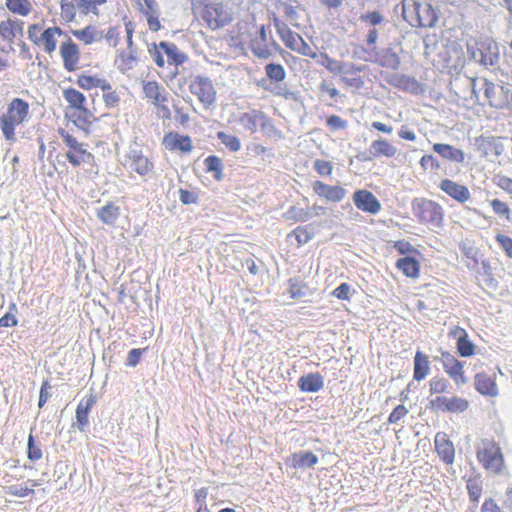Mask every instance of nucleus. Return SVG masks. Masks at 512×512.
I'll use <instances>...</instances> for the list:
<instances>
[{"mask_svg":"<svg viewBox=\"0 0 512 512\" xmlns=\"http://www.w3.org/2000/svg\"><path fill=\"white\" fill-rule=\"evenodd\" d=\"M472 94L478 98L483 91L491 107L496 109H509L512 107V87L502 86L489 82L486 79L471 80Z\"/></svg>","mask_w":512,"mask_h":512,"instance_id":"f257e3e1","label":"nucleus"},{"mask_svg":"<svg viewBox=\"0 0 512 512\" xmlns=\"http://www.w3.org/2000/svg\"><path fill=\"white\" fill-rule=\"evenodd\" d=\"M29 113V105L20 98H15L8 106L7 113L0 117L1 131L6 140H15V127L21 124Z\"/></svg>","mask_w":512,"mask_h":512,"instance_id":"f03ea898","label":"nucleus"},{"mask_svg":"<svg viewBox=\"0 0 512 512\" xmlns=\"http://www.w3.org/2000/svg\"><path fill=\"white\" fill-rule=\"evenodd\" d=\"M143 92L147 99L157 108V116L161 119H170L171 111L168 107L167 90L156 81L143 82Z\"/></svg>","mask_w":512,"mask_h":512,"instance_id":"7ed1b4c3","label":"nucleus"},{"mask_svg":"<svg viewBox=\"0 0 512 512\" xmlns=\"http://www.w3.org/2000/svg\"><path fill=\"white\" fill-rule=\"evenodd\" d=\"M477 458L482 465L492 472H499L503 465L500 447L490 439H483L477 446Z\"/></svg>","mask_w":512,"mask_h":512,"instance_id":"20e7f679","label":"nucleus"},{"mask_svg":"<svg viewBox=\"0 0 512 512\" xmlns=\"http://www.w3.org/2000/svg\"><path fill=\"white\" fill-rule=\"evenodd\" d=\"M60 135L68 147L65 156L73 166H80L82 163H88L93 159V155L87 150L84 143L79 142L74 136L64 130H60Z\"/></svg>","mask_w":512,"mask_h":512,"instance_id":"39448f33","label":"nucleus"},{"mask_svg":"<svg viewBox=\"0 0 512 512\" xmlns=\"http://www.w3.org/2000/svg\"><path fill=\"white\" fill-rule=\"evenodd\" d=\"M189 89L204 106L208 107L215 102L216 91L209 78L194 77L189 84Z\"/></svg>","mask_w":512,"mask_h":512,"instance_id":"423d86ee","label":"nucleus"},{"mask_svg":"<svg viewBox=\"0 0 512 512\" xmlns=\"http://www.w3.org/2000/svg\"><path fill=\"white\" fill-rule=\"evenodd\" d=\"M202 19L209 28L216 30L227 25L231 21V15L222 4L217 3L205 7Z\"/></svg>","mask_w":512,"mask_h":512,"instance_id":"0eeeda50","label":"nucleus"},{"mask_svg":"<svg viewBox=\"0 0 512 512\" xmlns=\"http://www.w3.org/2000/svg\"><path fill=\"white\" fill-rule=\"evenodd\" d=\"M439 360L442 363L445 373L449 375L457 386L468 383V379L464 375L463 362L446 351L441 352Z\"/></svg>","mask_w":512,"mask_h":512,"instance_id":"6e6552de","label":"nucleus"},{"mask_svg":"<svg viewBox=\"0 0 512 512\" xmlns=\"http://www.w3.org/2000/svg\"><path fill=\"white\" fill-rule=\"evenodd\" d=\"M417 216L421 222L440 226L443 219L442 207L433 201H425L418 206Z\"/></svg>","mask_w":512,"mask_h":512,"instance_id":"1a4fd4ad","label":"nucleus"},{"mask_svg":"<svg viewBox=\"0 0 512 512\" xmlns=\"http://www.w3.org/2000/svg\"><path fill=\"white\" fill-rule=\"evenodd\" d=\"M355 206L370 214H377L381 210V204L374 194L368 190H357L353 194Z\"/></svg>","mask_w":512,"mask_h":512,"instance_id":"9d476101","label":"nucleus"},{"mask_svg":"<svg viewBox=\"0 0 512 512\" xmlns=\"http://www.w3.org/2000/svg\"><path fill=\"white\" fill-rule=\"evenodd\" d=\"M60 55L63 60V66L67 71L72 72L78 69L80 50L70 38L61 44Z\"/></svg>","mask_w":512,"mask_h":512,"instance_id":"9b49d317","label":"nucleus"},{"mask_svg":"<svg viewBox=\"0 0 512 512\" xmlns=\"http://www.w3.org/2000/svg\"><path fill=\"white\" fill-rule=\"evenodd\" d=\"M313 191L321 198L331 202H340L346 196V190L340 186H330L321 181L312 184Z\"/></svg>","mask_w":512,"mask_h":512,"instance_id":"f8f14e48","label":"nucleus"},{"mask_svg":"<svg viewBox=\"0 0 512 512\" xmlns=\"http://www.w3.org/2000/svg\"><path fill=\"white\" fill-rule=\"evenodd\" d=\"M474 386L477 392L484 396L497 397L499 394L495 378L485 372H480L475 375Z\"/></svg>","mask_w":512,"mask_h":512,"instance_id":"ddd939ff","label":"nucleus"},{"mask_svg":"<svg viewBox=\"0 0 512 512\" xmlns=\"http://www.w3.org/2000/svg\"><path fill=\"white\" fill-rule=\"evenodd\" d=\"M274 26L287 48L293 51L298 49L297 47L303 39L299 34L293 32L284 22L280 21L276 17L274 18Z\"/></svg>","mask_w":512,"mask_h":512,"instance_id":"4468645a","label":"nucleus"},{"mask_svg":"<svg viewBox=\"0 0 512 512\" xmlns=\"http://www.w3.org/2000/svg\"><path fill=\"white\" fill-rule=\"evenodd\" d=\"M413 12L417 16V24L420 27H432L437 21V16L430 4L414 2Z\"/></svg>","mask_w":512,"mask_h":512,"instance_id":"2eb2a0df","label":"nucleus"},{"mask_svg":"<svg viewBox=\"0 0 512 512\" xmlns=\"http://www.w3.org/2000/svg\"><path fill=\"white\" fill-rule=\"evenodd\" d=\"M439 187L443 192L460 203H464L470 198V192L466 186L450 179L442 180Z\"/></svg>","mask_w":512,"mask_h":512,"instance_id":"dca6fc26","label":"nucleus"},{"mask_svg":"<svg viewBox=\"0 0 512 512\" xmlns=\"http://www.w3.org/2000/svg\"><path fill=\"white\" fill-rule=\"evenodd\" d=\"M287 465L298 469L312 468L318 463V457L311 451H299L293 453L286 460Z\"/></svg>","mask_w":512,"mask_h":512,"instance_id":"f3484780","label":"nucleus"},{"mask_svg":"<svg viewBox=\"0 0 512 512\" xmlns=\"http://www.w3.org/2000/svg\"><path fill=\"white\" fill-rule=\"evenodd\" d=\"M240 124L251 133H255L257 126L260 123L265 128L268 118L262 111L252 110L250 112L243 113L239 118Z\"/></svg>","mask_w":512,"mask_h":512,"instance_id":"a211bd4d","label":"nucleus"},{"mask_svg":"<svg viewBox=\"0 0 512 512\" xmlns=\"http://www.w3.org/2000/svg\"><path fill=\"white\" fill-rule=\"evenodd\" d=\"M482 53L480 63L483 67L494 66L499 59L497 44L491 39L485 37L482 39Z\"/></svg>","mask_w":512,"mask_h":512,"instance_id":"6ab92c4d","label":"nucleus"},{"mask_svg":"<svg viewBox=\"0 0 512 512\" xmlns=\"http://www.w3.org/2000/svg\"><path fill=\"white\" fill-rule=\"evenodd\" d=\"M130 167L141 176L149 174L153 170V163L140 151L131 150L129 153Z\"/></svg>","mask_w":512,"mask_h":512,"instance_id":"aec40b11","label":"nucleus"},{"mask_svg":"<svg viewBox=\"0 0 512 512\" xmlns=\"http://www.w3.org/2000/svg\"><path fill=\"white\" fill-rule=\"evenodd\" d=\"M143 2L144 3L142 5L141 11L146 16L149 29L151 31L160 30V9L156 0H143Z\"/></svg>","mask_w":512,"mask_h":512,"instance_id":"412c9836","label":"nucleus"},{"mask_svg":"<svg viewBox=\"0 0 512 512\" xmlns=\"http://www.w3.org/2000/svg\"><path fill=\"white\" fill-rule=\"evenodd\" d=\"M96 403V396L90 393L86 395L78 404L76 409V420L78 428L83 431L84 427L88 424V414L91 408Z\"/></svg>","mask_w":512,"mask_h":512,"instance_id":"4be33fe9","label":"nucleus"},{"mask_svg":"<svg viewBox=\"0 0 512 512\" xmlns=\"http://www.w3.org/2000/svg\"><path fill=\"white\" fill-rule=\"evenodd\" d=\"M63 31L59 27H49L44 30L39 37V45L43 47L44 51L52 54L57 47V37L61 36Z\"/></svg>","mask_w":512,"mask_h":512,"instance_id":"5701e85b","label":"nucleus"},{"mask_svg":"<svg viewBox=\"0 0 512 512\" xmlns=\"http://www.w3.org/2000/svg\"><path fill=\"white\" fill-rule=\"evenodd\" d=\"M433 151L439 154L442 158L452 162L462 163L465 159V154L461 149H458L449 144L435 143Z\"/></svg>","mask_w":512,"mask_h":512,"instance_id":"b1692460","label":"nucleus"},{"mask_svg":"<svg viewBox=\"0 0 512 512\" xmlns=\"http://www.w3.org/2000/svg\"><path fill=\"white\" fill-rule=\"evenodd\" d=\"M298 385L304 392L315 393L323 388L324 380L319 373H309L299 378Z\"/></svg>","mask_w":512,"mask_h":512,"instance_id":"393cba45","label":"nucleus"},{"mask_svg":"<svg viewBox=\"0 0 512 512\" xmlns=\"http://www.w3.org/2000/svg\"><path fill=\"white\" fill-rule=\"evenodd\" d=\"M370 152L374 157L385 156L393 158L398 153V149L384 138L374 140L370 145Z\"/></svg>","mask_w":512,"mask_h":512,"instance_id":"a878e982","label":"nucleus"},{"mask_svg":"<svg viewBox=\"0 0 512 512\" xmlns=\"http://www.w3.org/2000/svg\"><path fill=\"white\" fill-rule=\"evenodd\" d=\"M436 450L445 463L451 464L454 460V448L446 439L445 434H437L435 437Z\"/></svg>","mask_w":512,"mask_h":512,"instance_id":"bb28decb","label":"nucleus"},{"mask_svg":"<svg viewBox=\"0 0 512 512\" xmlns=\"http://www.w3.org/2000/svg\"><path fill=\"white\" fill-rule=\"evenodd\" d=\"M430 372V362L428 357L421 351H417L414 356L413 378L416 381H422Z\"/></svg>","mask_w":512,"mask_h":512,"instance_id":"cd10ccee","label":"nucleus"},{"mask_svg":"<svg viewBox=\"0 0 512 512\" xmlns=\"http://www.w3.org/2000/svg\"><path fill=\"white\" fill-rule=\"evenodd\" d=\"M23 22L20 20H7L0 23V34L5 40L11 41L13 38L22 35Z\"/></svg>","mask_w":512,"mask_h":512,"instance_id":"c85d7f7f","label":"nucleus"},{"mask_svg":"<svg viewBox=\"0 0 512 512\" xmlns=\"http://www.w3.org/2000/svg\"><path fill=\"white\" fill-rule=\"evenodd\" d=\"M120 215V209L113 203H108L97 210V217L107 225H113Z\"/></svg>","mask_w":512,"mask_h":512,"instance_id":"c756f323","label":"nucleus"},{"mask_svg":"<svg viewBox=\"0 0 512 512\" xmlns=\"http://www.w3.org/2000/svg\"><path fill=\"white\" fill-rule=\"evenodd\" d=\"M77 84L83 89L100 88L103 91L111 90V85L104 79L93 76L81 75L78 77Z\"/></svg>","mask_w":512,"mask_h":512,"instance_id":"7c9ffc66","label":"nucleus"},{"mask_svg":"<svg viewBox=\"0 0 512 512\" xmlns=\"http://www.w3.org/2000/svg\"><path fill=\"white\" fill-rule=\"evenodd\" d=\"M396 267L407 277L416 278L419 275V263L412 257L397 260Z\"/></svg>","mask_w":512,"mask_h":512,"instance_id":"2f4dec72","label":"nucleus"},{"mask_svg":"<svg viewBox=\"0 0 512 512\" xmlns=\"http://www.w3.org/2000/svg\"><path fill=\"white\" fill-rule=\"evenodd\" d=\"M72 34L85 44H92L102 39V34L92 26H87L80 30H73Z\"/></svg>","mask_w":512,"mask_h":512,"instance_id":"473e14b6","label":"nucleus"},{"mask_svg":"<svg viewBox=\"0 0 512 512\" xmlns=\"http://www.w3.org/2000/svg\"><path fill=\"white\" fill-rule=\"evenodd\" d=\"M64 98L70 104V106L76 111L85 108V96L74 88L66 89L64 91Z\"/></svg>","mask_w":512,"mask_h":512,"instance_id":"72a5a7b5","label":"nucleus"},{"mask_svg":"<svg viewBox=\"0 0 512 512\" xmlns=\"http://www.w3.org/2000/svg\"><path fill=\"white\" fill-rule=\"evenodd\" d=\"M7 8L15 14L27 16L32 9L31 3L28 0H6Z\"/></svg>","mask_w":512,"mask_h":512,"instance_id":"f704fd0d","label":"nucleus"},{"mask_svg":"<svg viewBox=\"0 0 512 512\" xmlns=\"http://www.w3.org/2000/svg\"><path fill=\"white\" fill-rule=\"evenodd\" d=\"M482 39L483 38H480L479 40L477 39H474V38H469L467 41H466V50H467V54H468V57L470 60H473L477 63H480V60H481V53H482V48H481V44H482Z\"/></svg>","mask_w":512,"mask_h":512,"instance_id":"c9c22d12","label":"nucleus"},{"mask_svg":"<svg viewBox=\"0 0 512 512\" xmlns=\"http://www.w3.org/2000/svg\"><path fill=\"white\" fill-rule=\"evenodd\" d=\"M74 117V123L77 127L87 131L92 122L93 114L87 108H83L77 111L75 110Z\"/></svg>","mask_w":512,"mask_h":512,"instance_id":"e433bc0d","label":"nucleus"},{"mask_svg":"<svg viewBox=\"0 0 512 512\" xmlns=\"http://www.w3.org/2000/svg\"><path fill=\"white\" fill-rule=\"evenodd\" d=\"M205 165L207 171L214 172V178L216 180H221L223 177V163L220 158L217 156H209L205 159Z\"/></svg>","mask_w":512,"mask_h":512,"instance_id":"4c0bfd02","label":"nucleus"},{"mask_svg":"<svg viewBox=\"0 0 512 512\" xmlns=\"http://www.w3.org/2000/svg\"><path fill=\"white\" fill-rule=\"evenodd\" d=\"M267 77L275 82H280L285 79L286 72L282 65L270 63L265 66Z\"/></svg>","mask_w":512,"mask_h":512,"instance_id":"58836bf2","label":"nucleus"},{"mask_svg":"<svg viewBox=\"0 0 512 512\" xmlns=\"http://www.w3.org/2000/svg\"><path fill=\"white\" fill-rule=\"evenodd\" d=\"M159 48L163 50L166 55L173 60L175 64H181L184 62V55L178 52V48L173 43L161 42Z\"/></svg>","mask_w":512,"mask_h":512,"instance_id":"ea45409f","label":"nucleus"},{"mask_svg":"<svg viewBox=\"0 0 512 512\" xmlns=\"http://www.w3.org/2000/svg\"><path fill=\"white\" fill-rule=\"evenodd\" d=\"M380 64L386 68L397 69L400 65V58L391 48L383 52Z\"/></svg>","mask_w":512,"mask_h":512,"instance_id":"a19ab883","label":"nucleus"},{"mask_svg":"<svg viewBox=\"0 0 512 512\" xmlns=\"http://www.w3.org/2000/svg\"><path fill=\"white\" fill-rule=\"evenodd\" d=\"M251 50L255 56L262 59H267L271 56V51L266 42L258 38L252 39L250 43Z\"/></svg>","mask_w":512,"mask_h":512,"instance_id":"79ce46f5","label":"nucleus"},{"mask_svg":"<svg viewBox=\"0 0 512 512\" xmlns=\"http://www.w3.org/2000/svg\"><path fill=\"white\" fill-rule=\"evenodd\" d=\"M217 137L230 151L237 152L240 150L241 142L236 136L220 131L217 133Z\"/></svg>","mask_w":512,"mask_h":512,"instance_id":"37998d69","label":"nucleus"},{"mask_svg":"<svg viewBox=\"0 0 512 512\" xmlns=\"http://www.w3.org/2000/svg\"><path fill=\"white\" fill-rule=\"evenodd\" d=\"M449 386V382L445 378L439 376H435L429 381V390L431 394L445 393Z\"/></svg>","mask_w":512,"mask_h":512,"instance_id":"c03bdc74","label":"nucleus"},{"mask_svg":"<svg viewBox=\"0 0 512 512\" xmlns=\"http://www.w3.org/2000/svg\"><path fill=\"white\" fill-rule=\"evenodd\" d=\"M469 406V403L466 399L461 397H449L448 399V411L451 413H462Z\"/></svg>","mask_w":512,"mask_h":512,"instance_id":"a18cd8bd","label":"nucleus"},{"mask_svg":"<svg viewBox=\"0 0 512 512\" xmlns=\"http://www.w3.org/2000/svg\"><path fill=\"white\" fill-rule=\"evenodd\" d=\"M457 351L462 357H470L474 354L475 345L471 342L468 335L457 342Z\"/></svg>","mask_w":512,"mask_h":512,"instance_id":"49530a36","label":"nucleus"},{"mask_svg":"<svg viewBox=\"0 0 512 512\" xmlns=\"http://www.w3.org/2000/svg\"><path fill=\"white\" fill-rule=\"evenodd\" d=\"M312 217L310 210H305L303 208H297L295 206L291 207L288 211V218L293 219L295 221L305 222Z\"/></svg>","mask_w":512,"mask_h":512,"instance_id":"de8ad7c7","label":"nucleus"},{"mask_svg":"<svg viewBox=\"0 0 512 512\" xmlns=\"http://www.w3.org/2000/svg\"><path fill=\"white\" fill-rule=\"evenodd\" d=\"M338 69L335 75L341 76H353L356 75L358 72L362 70L361 67H357L356 65L352 63H346L343 61H340Z\"/></svg>","mask_w":512,"mask_h":512,"instance_id":"09e8293b","label":"nucleus"},{"mask_svg":"<svg viewBox=\"0 0 512 512\" xmlns=\"http://www.w3.org/2000/svg\"><path fill=\"white\" fill-rule=\"evenodd\" d=\"M448 399L449 397L437 396L430 400L429 407L435 412H447L448 411Z\"/></svg>","mask_w":512,"mask_h":512,"instance_id":"8fccbe9b","label":"nucleus"},{"mask_svg":"<svg viewBox=\"0 0 512 512\" xmlns=\"http://www.w3.org/2000/svg\"><path fill=\"white\" fill-rule=\"evenodd\" d=\"M34 489L29 488L27 485H11L6 488V493L17 497H26L28 494L33 493Z\"/></svg>","mask_w":512,"mask_h":512,"instance_id":"3c124183","label":"nucleus"},{"mask_svg":"<svg viewBox=\"0 0 512 512\" xmlns=\"http://www.w3.org/2000/svg\"><path fill=\"white\" fill-rule=\"evenodd\" d=\"M420 165L424 170L437 171L440 169V163L433 155H424L420 159Z\"/></svg>","mask_w":512,"mask_h":512,"instance_id":"603ef678","label":"nucleus"},{"mask_svg":"<svg viewBox=\"0 0 512 512\" xmlns=\"http://www.w3.org/2000/svg\"><path fill=\"white\" fill-rule=\"evenodd\" d=\"M120 58L125 69H132L138 61L136 52L133 48L128 49L127 54H121Z\"/></svg>","mask_w":512,"mask_h":512,"instance_id":"864d4df0","label":"nucleus"},{"mask_svg":"<svg viewBox=\"0 0 512 512\" xmlns=\"http://www.w3.org/2000/svg\"><path fill=\"white\" fill-rule=\"evenodd\" d=\"M322 61L320 64L324 66L329 72L332 74H336L340 61L331 58L328 54L322 53L321 55Z\"/></svg>","mask_w":512,"mask_h":512,"instance_id":"5fc2aeb1","label":"nucleus"},{"mask_svg":"<svg viewBox=\"0 0 512 512\" xmlns=\"http://www.w3.org/2000/svg\"><path fill=\"white\" fill-rule=\"evenodd\" d=\"M322 61L320 64L324 66L329 72L332 74H336L340 61L331 58L328 54L322 53L321 55Z\"/></svg>","mask_w":512,"mask_h":512,"instance_id":"6e6d98bb","label":"nucleus"},{"mask_svg":"<svg viewBox=\"0 0 512 512\" xmlns=\"http://www.w3.org/2000/svg\"><path fill=\"white\" fill-rule=\"evenodd\" d=\"M28 458L32 461H36L42 458V450L38 445L35 444L32 435H30L28 438Z\"/></svg>","mask_w":512,"mask_h":512,"instance_id":"4d7b16f0","label":"nucleus"},{"mask_svg":"<svg viewBox=\"0 0 512 512\" xmlns=\"http://www.w3.org/2000/svg\"><path fill=\"white\" fill-rule=\"evenodd\" d=\"M72 3L75 5V8L85 15L89 13L98 14V11L94 9L89 0H72Z\"/></svg>","mask_w":512,"mask_h":512,"instance_id":"13d9d810","label":"nucleus"},{"mask_svg":"<svg viewBox=\"0 0 512 512\" xmlns=\"http://www.w3.org/2000/svg\"><path fill=\"white\" fill-rule=\"evenodd\" d=\"M75 5L72 2L61 1L62 17L67 21H72L75 17Z\"/></svg>","mask_w":512,"mask_h":512,"instance_id":"bf43d9fd","label":"nucleus"},{"mask_svg":"<svg viewBox=\"0 0 512 512\" xmlns=\"http://www.w3.org/2000/svg\"><path fill=\"white\" fill-rule=\"evenodd\" d=\"M467 489H468L471 501H474V502L478 501V499L481 496V491H482L481 486L478 484V482L475 480H469L468 484H467Z\"/></svg>","mask_w":512,"mask_h":512,"instance_id":"052dcab7","label":"nucleus"},{"mask_svg":"<svg viewBox=\"0 0 512 512\" xmlns=\"http://www.w3.org/2000/svg\"><path fill=\"white\" fill-rule=\"evenodd\" d=\"M360 20L362 22H368L371 25L376 26V25H379L383 21V16L379 12L373 11V12H369L367 14L361 15Z\"/></svg>","mask_w":512,"mask_h":512,"instance_id":"680f3d73","label":"nucleus"},{"mask_svg":"<svg viewBox=\"0 0 512 512\" xmlns=\"http://www.w3.org/2000/svg\"><path fill=\"white\" fill-rule=\"evenodd\" d=\"M327 125L333 130H341L347 127V122L337 115H331L327 118Z\"/></svg>","mask_w":512,"mask_h":512,"instance_id":"e2e57ef3","label":"nucleus"},{"mask_svg":"<svg viewBox=\"0 0 512 512\" xmlns=\"http://www.w3.org/2000/svg\"><path fill=\"white\" fill-rule=\"evenodd\" d=\"M408 413L407 408L404 405H398L389 415V423H397Z\"/></svg>","mask_w":512,"mask_h":512,"instance_id":"0e129e2a","label":"nucleus"},{"mask_svg":"<svg viewBox=\"0 0 512 512\" xmlns=\"http://www.w3.org/2000/svg\"><path fill=\"white\" fill-rule=\"evenodd\" d=\"M314 168L322 176H328L332 172L331 164L324 160H316L314 163Z\"/></svg>","mask_w":512,"mask_h":512,"instance_id":"69168bd1","label":"nucleus"},{"mask_svg":"<svg viewBox=\"0 0 512 512\" xmlns=\"http://www.w3.org/2000/svg\"><path fill=\"white\" fill-rule=\"evenodd\" d=\"M496 239L501 247L505 250L506 254L512 258V239L502 234H498Z\"/></svg>","mask_w":512,"mask_h":512,"instance_id":"338daca9","label":"nucleus"},{"mask_svg":"<svg viewBox=\"0 0 512 512\" xmlns=\"http://www.w3.org/2000/svg\"><path fill=\"white\" fill-rule=\"evenodd\" d=\"M349 293H350V286L347 283L340 284L332 294L340 299V300H347L349 299Z\"/></svg>","mask_w":512,"mask_h":512,"instance_id":"774afa93","label":"nucleus"}]
</instances>
